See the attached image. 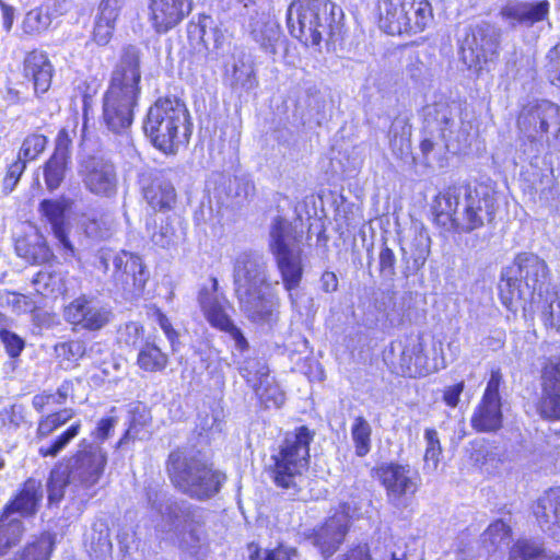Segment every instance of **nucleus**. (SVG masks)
<instances>
[{"mask_svg": "<svg viewBox=\"0 0 560 560\" xmlns=\"http://www.w3.org/2000/svg\"><path fill=\"white\" fill-rule=\"evenodd\" d=\"M242 375L247 380L248 383L254 387V383L266 384L272 378L269 376L268 366L260 360L252 359L245 362L244 366L241 368Z\"/></svg>", "mask_w": 560, "mask_h": 560, "instance_id": "obj_57", "label": "nucleus"}, {"mask_svg": "<svg viewBox=\"0 0 560 560\" xmlns=\"http://www.w3.org/2000/svg\"><path fill=\"white\" fill-rule=\"evenodd\" d=\"M115 19L97 14L93 30V39L100 45H107L115 30Z\"/></svg>", "mask_w": 560, "mask_h": 560, "instance_id": "obj_60", "label": "nucleus"}, {"mask_svg": "<svg viewBox=\"0 0 560 560\" xmlns=\"http://www.w3.org/2000/svg\"><path fill=\"white\" fill-rule=\"evenodd\" d=\"M499 291L502 303L511 311L516 310L523 301L532 298L521 279L515 273H510V267L502 272Z\"/></svg>", "mask_w": 560, "mask_h": 560, "instance_id": "obj_35", "label": "nucleus"}, {"mask_svg": "<svg viewBox=\"0 0 560 560\" xmlns=\"http://www.w3.org/2000/svg\"><path fill=\"white\" fill-rule=\"evenodd\" d=\"M200 39L207 52L213 55V58H218L230 44L229 35L225 30L219 26L208 27L206 24L200 26Z\"/></svg>", "mask_w": 560, "mask_h": 560, "instance_id": "obj_43", "label": "nucleus"}, {"mask_svg": "<svg viewBox=\"0 0 560 560\" xmlns=\"http://www.w3.org/2000/svg\"><path fill=\"white\" fill-rule=\"evenodd\" d=\"M499 38L493 27L488 24L468 28L460 39L463 62L478 75L489 71L490 65L498 58Z\"/></svg>", "mask_w": 560, "mask_h": 560, "instance_id": "obj_11", "label": "nucleus"}, {"mask_svg": "<svg viewBox=\"0 0 560 560\" xmlns=\"http://www.w3.org/2000/svg\"><path fill=\"white\" fill-rule=\"evenodd\" d=\"M250 560H299V557L295 549L280 546L273 550H265L264 556L255 549L250 553Z\"/></svg>", "mask_w": 560, "mask_h": 560, "instance_id": "obj_64", "label": "nucleus"}, {"mask_svg": "<svg viewBox=\"0 0 560 560\" xmlns=\"http://www.w3.org/2000/svg\"><path fill=\"white\" fill-rule=\"evenodd\" d=\"M143 332V327L140 324L130 322L119 327L117 340L121 346L135 348L142 342Z\"/></svg>", "mask_w": 560, "mask_h": 560, "instance_id": "obj_58", "label": "nucleus"}, {"mask_svg": "<svg viewBox=\"0 0 560 560\" xmlns=\"http://www.w3.org/2000/svg\"><path fill=\"white\" fill-rule=\"evenodd\" d=\"M113 280L117 287L128 293L140 292L148 280L142 258L131 252L120 250L112 257Z\"/></svg>", "mask_w": 560, "mask_h": 560, "instance_id": "obj_20", "label": "nucleus"}, {"mask_svg": "<svg viewBox=\"0 0 560 560\" xmlns=\"http://www.w3.org/2000/svg\"><path fill=\"white\" fill-rule=\"evenodd\" d=\"M80 447L81 450L75 455L73 465L67 470L68 480L74 486L91 488L102 477L107 456L100 445L86 444L83 441Z\"/></svg>", "mask_w": 560, "mask_h": 560, "instance_id": "obj_17", "label": "nucleus"}, {"mask_svg": "<svg viewBox=\"0 0 560 560\" xmlns=\"http://www.w3.org/2000/svg\"><path fill=\"white\" fill-rule=\"evenodd\" d=\"M411 126L402 118L393 121L389 129V145L395 154H402L410 148Z\"/></svg>", "mask_w": 560, "mask_h": 560, "instance_id": "obj_45", "label": "nucleus"}, {"mask_svg": "<svg viewBox=\"0 0 560 560\" xmlns=\"http://www.w3.org/2000/svg\"><path fill=\"white\" fill-rule=\"evenodd\" d=\"M511 536V527L502 520H498L491 523L482 533L481 542L488 552H495L509 546Z\"/></svg>", "mask_w": 560, "mask_h": 560, "instance_id": "obj_41", "label": "nucleus"}, {"mask_svg": "<svg viewBox=\"0 0 560 560\" xmlns=\"http://www.w3.org/2000/svg\"><path fill=\"white\" fill-rule=\"evenodd\" d=\"M407 33L418 34L433 23V9L429 0H406Z\"/></svg>", "mask_w": 560, "mask_h": 560, "instance_id": "obj_37", "label": "nucleus"}, {"mask_svg": "<svg viewBox=\"0 0 560 560\" xmlns=\"http://www.w3.org/2000/svg\"><path fill=\"white\" fill-rule=\"evenodd\" d=\"M85 547L93 560H112L113 544L105 522L93 523L85 537Z\"/></svg>", "mask_w": 560, "mask_h": 560, "instance_id": "obj_34", "label": "nucleus"}, {"mask_svg": "<svg viewBox=\"0 0 560 560\" xmlns=\"http://www.w3.org/2000/svg\"><path fill=\"white\" fill-rule=\"evenodd\" d=\"M546 325L560 332V287L550 295L547 307L542 312Z\"/></svg>", "mask_w": 560, "mask_h": 560, "instance_id": "obj_63", "label": "nucleus"}, {"mask_svg": "<svg viewBox=\"0 0 560 560\" xmlns=\"http://www.w3.org/2000/svg\"><path fill=\"white\" fill-rule=\"evenodd\" d=\"M70 147L71 139L68 132L60 130L56 139L54 153L43 166L44 180L47 189L50 191L59 188L66 177L71 160Z\"/></svg>", "mask_w": 560, "mask_h": 560, "instance_id": "obj_25", "label": "nucleus"}, {"mask_svg": "<svg viewBox=\"0 0 560 560\" xmlns=\"http://www.w3.org/2000/svg\"><path fill=\"white\" fill-rule=\"evenodd\" d=\"M495 197L486 186H453L434 205L435 222L446 231L471 233L494 218Z\"/></svg>", "mask_w": 560, "mask_h": 560, "instance_id": "obj_2", "label": "nucleus"}, {"mask_svg": "<svg viewBox=\"0 0 560 560\" xmlns=\"http://www.w3.org/2000/svg\"><path fill=\"white\" fill-rule=\"evenodd\" d=\"M23 532L22 522L18 517H12L10 511H4L0 517V555L15 546L20 541Z\"/></svg>", "mask_w": 560, "mask_h": 560, "instance_id": "obj_40", "label": "nucleus"}, {"mask_svg": "<svg viewBox=\"0 0 560 560\" xmlns=\"http://www.w3.org/2000/svg\"><path fill=\"white\" fill-rule=\"evenodd\" d=\"M147 500L158 537L189 556H198L207 540L199 509L162 491L149 490Z\"/></svg>", "mask_w": 560, "mask_h": 560, "instance_id": "obj_1", "label": "nucleus"}, {"mask_svg": "<svg viewBox=\"0 0 560 560\" xmlns=\"http://www.w3.org/2000/svg\"><path fill=\"white\" fill-rule=\"evenodd\" d=\"M540 388L538 415L546 420H560V358H550L544 364Z\"/></svg>", "mask_w": 560, "mask_h": 560, "instance_id": "obj_22", "label": "nucleus"}, {"mask_svg": "<svg viewBox=\"0 0 560 560\" xmlns=\"http://www.w3.org/2000/svg\"><path fill=\"white\" fill-rule=\"evenodd\" d=\"M241 310L254 323L272 324L278 320L280 299L261 289L237 296Z\"/></svg>", "mask_w": 560, "mask_h": 560, "instance_id": "obj_24", "label": "nucleus"}, {"mask_svg": "<svg viewBox=\"0 0 560 560\" xmlns=\"http://www.w3.org/2000/svg\"><path fill=\"white\" fill-rule=\"evenodd\" d=\"M372 428L362 416L354 419L351 425V439L355 454L359 457L365 456L371 451Z\"/></svg>", "mask_w": 560, "mask_h": 560, "instance_id": "obj_44", "label": "nucleus"}, {"mask_svg": "<svg viewBox=\"0 0 560 560\" xmlns=\"http://www.w3.org/2000/svg\"><path fill=\"white\" fill-rule=\"evenodd\" d=\"M425 450L423 455L424 469L428 471H435L439 467L442 446L439 433L435 429L428 428L424 430Z\"/></svg>", "mask_w": 560, "mask_h": 560, "instance_id": "obj_48", "label": "nucleus"}, {"mask_svg": "<svg viewBox=\"0 0 560 560\" xmlns=\"http://www.w3.org/2000/svg\"><path fill=\"white\" fill-rule=\"evenodd\" d=\"M42 498V483L35 479H28L25 481L20 494L5 511H10L12 517H15V513L22 516L33 515Z\"/></svg>", "mask_w": 560, "mask_h": 560, "instance_id": "obj_36", "label": "nucleus"}, {"mask_svg": "<svg viewBox=\"0 0 560 560\" xmlns=\"http://www.w3.org/2000/svg\"><path fill=\"white\" fill-rule=\"evenodd\" d=\"M375 475L385 489L386 500L397 510L406 509L420 487L419 472L408 464L384 463Z\"/></svg>", "mask_w": 560, "mask_h": 560, "instance_id": "obj_10", "label": "nucleus"}, {"mask_svg": "<svg viewBox=\"0 0 560 560\" xmlns=\"http://www.w3.org/2000/svg\"><path fill=\"white\" fill-rule=\"evenodd\" d=\"M503 382L500 369L492 370L483 395L471 416V427L478 432H495L502 427L503 415L499 393Z\"/></svg>", "mask_w": 560, "mask_h": 560, "instance_id": "obj_15", "label": "nucleus"}, {"mask_svg": "<svg viewBox=\"0 0 560 560\" xmlns=\"http://www.w3.org/2000/svg\"><path fill=\"white\" fill-rule=\"evenodd\" d=\"M74 417V411L70 408L50 413L44 417L37 427V436L39 439L48 438L51 433L65 425Z\"/></svg>", "mask_w": 560, "mask_h": 560, "instance_id": "obj_51", "label": "nucleus"}, {"mask_svg": "<svg viewBox=\"0 0 560 560\" xmlns=\"http://www.w3.org/2000/svg\"><path fill=\"white\" fill-rule=\"evenodd\" d=\"M151 241L161 248H171L179 243L180 235L174 222L166 219L155 225V231L151 234Z\"/></svg>", "mask_w": 560, "mask_h": 560, "instance_id": "obj_50", "label": "nucleus"}, {"mask_svg": "<svg viewBox=\"0 0 560 560\" xmlns=\"http://www.w3.org/2000/svg\"><path fill=\"white\" fill-rule=\"evenodd\" d=\"M544 556L545 550L540 542L518 539L510 550L509 560H540Z\"/></svg>", "mask_w": 560, "mask_h": 560, "instance_id": "obj_52", "label": "nucleus"}, {"mask_svg": "<svg viewBox=\"0 0 560 560\" xmlns=\"http://www.w3.org/2000/svg\"><path fill=\"white\" fill-rule=\"evenodd\" d=\"M431 252V238L427 231L419 230L409 246L410 258L412 259V268L419 270L422 268Z\"/></svg>", "mask_w": 560, "mask_h": 560, "instance_id": "obj_47", "label": "nucleus"}, {"mask_svg": "<svg viewBox=\"0 0 560 560\" xmlns=\"http://www.w3.org/2000/svg\"><path fill=\"white\" fill-rule=\"evenodd\" d=\"M16 254L32 264H43L50 257V252L44 242L30 244L25 238L15 242Z\"/></svg>", "mask_w": 560, "mask_h": 560, "instance_id": "obj_49", "label": "nucleus"}, {"mask_svg": "<svg viewBox=\"0 0 560 560\" xmlns=\"http://www.w3.org/2000/svg\"><path fill=\"white\" fill-rule=\"evenodd\" d=\"M85 233L93 238L105 240L112 236L115 223L108 218L93 219L85 223Z\"/></svg>", "mask_w": 560, "mask_h": 560, "instance_id": "obj_61", "label": "nucleus"}, {"mask_svg": "<svg viewBox=\"0 0 560 560\" xmlns=\"http://www.w3.org/2000/svg\"><path fill=\"white\" fill-rule=\"evenodd\" d=\"M26 161L18 156L9 166L2 180V190L10 194L19 183L22 174L26 168Z\"/></svg>", "mask_w": 560, "mask_h": 560, "instance_id": "obj_62", "label": "nucleus"}, {"mask_svg": "<svg viewBox=\"0 0 560 560\" xmlns=\"http://www.w3.org/2000/svg\"><path fill=\"white\" fill-rule=\"evenodd\" d=\"M314 433L302 425L288 432L271 455L275 482L282 488H294L298 479L307 470L310 464V444Z\"/></svg>", "mask_w": 560, "mask_h": 560, "instance_id": "obj_8", "label": "nucleus"}, {"mask_svg": "<svg viewBox=\"0 0 560 560\" xmlns=\"http://www.w3.org/2000/svg\"><path fill=\"white\" fill-rule=\"evenodd\" d=\"M191 0H149L148 19L158 33H167L191 11Z\"/></svg>", "mask_w": 560, "mask_h": 560, "instance_id": "obj_23", "label": "nucleus"}, {"mask_svg": "<svg viewBox=\"0 0 560 560\" xmlns=\"http://www.w3.org/2000/svg\"><path fill=\"white\" fill-rule=\"evenodd\" d=\"M24 73L33 80L35 92H46L51 83L52 68L47 56L39 51L30 52L24 60Z\"/></svg>", "mask_w": 560, "mask_h": 560, "instance_id": "obj_31", "label": "nucleus"}, {"mask_svg": "<svg viewBox=\"0 0 560 560\" xmlns=\"http://www.w3.org/2000/svg\"><path fill=\"white\" fill-rule=\"evenodd\" d=\"M79 175L85 189L94 196L112 198L117 194V172L109 160L90 156L81 162Z\"/></svg>", "mask_w": 560, "mask_h": 560, "instance_id": "obj_16", "label": "nucleus"}, {"mask_svg": "<svg viewBox=\"0 0 560 560\" xmlns=\"http://www.w3.org/2000/svg\"><path fill=\"white\" fill-rule=\"evenodd\" d=\"M534 515L544 532L553 537L560 534V487L544 492L534 506Z\"/></svg>", "mask_w": 560, "mask_h": 560, "instance_id": "obj_28", "label": "nucleus"}, {"mask_svg": "<svg viewBox=\"0 0 560 560\" xmlns=\"http://www.w3.org/2000/svg\"><path fill=\"white\" fill-rule=\"evenodd\" d=\"M52 546V536L45 533L35 542L27 545L16 560H49Z\"/></svg>", "mask_w": 560, "mask_h": 560, "instance_id": "obj_53", "label": "nucleus"}, {"mask_svg": "<svg viewBox=\"0 0 560 560\" xmlns=\"http://www.w3.org/2000/svg\"><path fill=\"white\" fill-rule=\"evenodd\" d=\"M549 7L547 0L537 3L509 2L502 8L501 15L512 24L520 23L530 26L546 19L549 13Z\"/></svg>", "mask_w": 560, "mask_h": 560, "instance_id": "obj_30", "label": "nucleus"}, {"mask_svg": "<svg viewBox=\"0 0 560 560\" xmlns=\"http://www.w3.org/2000/svg\"><path fill=\"white\" fill-rule=\"evenodd\" d=\"M137 362L144 371L161 372L168 363V355L153 342H145L140 348Z\"/></svg>", "mask_w": 560, "mask_h": 560, "instance_id": "obj_42", "label": "nucleus"}, {"mask_svg": "<svg viewBox=\"0 0 560 560\" xmlns=\"http://www.w3.org/2000/svg\"><path fill=\"white\" fill-rule=\"evenodd\" d=\"M301 237L288 220L276 218L271 223L268 248L293 305L295 301L292 291L300 285L304 272Z\"/></svg>", "mask_w": 560, "mask_h": 560, "instance_id": "obj_7", "label": "nucleus"}, {"mask_svg": "<svg viewBox=\"0 0 560 560\" xmlns=\"http://www.w3.org/2000/svg\"><path fill=\"white\" fill-rule=\"evenodd\" d=\"M385 361L396 374L407 377L425 376L438 370V364L430 362L424 353L423 339L419 335L394 340L385 352Z\"/></svg>", "mask_w": 560, "mask_h": 560, "instance_id": "obj_9", "label": "nucleus"}, {"mask_svg": "<svg viewBox=\"0 0 560 560\" xmlns=\"http://www.w3.org/2000/svg\"><path fill=\"white\" fill-rule=\"evenodd\" d=\"M350 502L339 505L338 512L326 520V522L314 529L312 540L324 557L331 556L343 541L349 528L351 511H357Z\"/></svg>", "mask_w": 560, "mask_h": 560, "instance_id": "obj_19", "label": "nucleus"}, {"mask_svg": "<svg viewBox=\"0 0 560 560\" xmlns=\"http://www.w3.org/2000/svg\"><path fill=\"white\" fill-rule=\"evenodd\" d=\"M337 7L329 0H295L288 10L292 36L306 46H318L339 28Z\"/></svg>", "mask_w": 560, "mask_h": 560, "instance_id": "obj_6", "label": "nucleus"}, {"mask_svg": "<svg viewBox=\"0 0 560 560\" xmlns=\"http://www.w3.org/2000/svg\"><path fill=\"white\" fill-rule=\"evenodd\" d=\"M167 474L173 486L192 500L206 501L217 495L226 480L199 454L174 451L168 455Z\"/></svg>", "mask_w": 560, "mask_h": 560, "instance_id": "obj_4", "label": "nucleus"}, {"mask_svg": "<svg viewBox=\"0 0 560 560\" xmlns=\"http://www.w3.org/2000/svg\"><path fill=\"white\" fill-rule=\"evenodd\" d=\"M560 107L549 101L533 102L524 105L517 117V129L536 152L545 144L550 126L557 122Z\"/></svg>", "mask_w": 560, "mask_h": 560, "instance_id": "obj_12", "label": "nucleus"}, {"mask_svg": "<svg viewBox=\"0 0 560 560\" xmlns=\"http://www.w3.org/2000/svg\"><path fill=\"white\" fill-rule=\"evenodd\" d=\"M143 130L158 150L175 154L190 135L186 105L177 98H159L147 113Z\"/></svg>", "mask_w": 560, "mask_h": 560, "instance_id": "obj_5", "label": "nucleus"}, {"mask_svg": "<svg viewBox=\"0 0 560 560\" xmlns=\"http://www.w3.org/2000/svg\"><path fill=\"white\" fill-rule=\"evenodd\" d=\"M110 311L96 300L85 295L74 299L65 307V319L74 327L94 331L106 326L110 320Z\"/></svg>", "mask_w": 560, "mask_h": 560, "instance_id": "obj_21", "label": "nucleus"}, {"mask_svg": "<svg viewBox=\"0 0 560 560\" xmlns=\"http://www.w3.org/2000/svg\"><path fill=\"white\" fill-rule=\"evenodd\" d=\"M69 208L67 199L44 200L40 203V211L51 226L55 238L65 250L66 257L74 256V247L68 238L65 212Z\"/></svg>", "mask_w": 560, "mask_h": 560, "instance_id": "obj_29", "label": "nucleus"}, {"mask_svg": "<svg viewBox=\"0 0 560 560\" xmlns=\"http://www.w3.org/2000/svg\"><path fill=\"white\" fill-rule=\"evenodd\" d=\"M211 281L212 288L210 290L202 289L199 293V303L201 310L208 322L213 327L229 332L234 339L236 347L240 350H243L247 347V341L242 335L241 330L234 326L229 315L226 314L229 302L222 294H219L218 280L212 278Z\"/></svg>", "mask_w": 560, "mask_h": 560, "instance_id": "obj_18", "label": "nucleus"}, {"mask_svg": "<svg viewBox=\"0 0 560 560\" xmlns=\"http://www.w3.org/2000/svg\"><path fill=\"white\" fill-rule=\"evenodd\" d=\"M138 102L105 92L103 98V120L115 133H124L133 121V108Z\"/></svg>", "mask_w": 560, "mask_h": 560, "instance_id": "obj_27", "label": "nucleus"}, {"mask_svg": "<svg viewBox=\"0 0 560 560\" xmlns=\"http://www.w3.org/2000/svg\"><path fill=\"white\" fill-rule=\"evenodd\" d=\"M46 145L47 138L44 135L38 132L30 133L24 138L18 156L26 162L34 161L44 152Z\"/></svg>", "mask_w": 560, "mask_h": 560, "instance_id": "obj_54", "label": "nucleus"}, {"mask_svg": "<svg viewBox=\"0 0 560 560\" xmlns=\"http://www.w3.org/2000/svg\"><path fill=\"white\" fill-rule=\"evenodd\" d=\"M509 267L510 273H515L532 295L541 289L548 278L547 264L533 253L518 254Z\"/></svg>", "mask_w": 560, "mask_h": 560, "instance_id": "obj_26", "label": "nucleus"}, {"mask_svg": "<svg viewBox=\"0 0 560 560\" xmlns=\"http://www.w3.org/2000/svg\"><path fill=\"white\" fill-rule=\"evenodd\" d=\"M233 281L236 296L279 284L278 280L271 281L266 259L261 255L252 252L241 253L236 257Z\"/></svg>", "mask_w": 560, "mask_h": 560, "instance_id": "obj_13", "label": "nucleus"}, {"mask_svg": "<svg viewBox=\"0 0 560 560\" xmlns=\"http://www.w3.org/2000/svg\"><path fill=\"white\" fill-rule=\"evenodd\" d=\"M143 196L154 210L165 211L173 208L176 201V191L172 183L163 177H154L144 187Z\"/></svg>", "mask_w": 560, "mask_h": 560, "instance_id": "obj_33", "label": "nucleus"}, {"mask_svg": "<svg viewBox=\"0 0 560 560\" xmlns=\"http://www.w3.org/2000/svg\"><path fill=\"white\" fill-rule=\"evenodd\" d=\"M71 485L68 480L67 469H55L50 474L47 485L48 500L50 503H57L63 497L66 486Z\"/></svg>", "mask_w": 560, "mask_h": 560, "instance_id": "obj_59", "label": "nucleus"}, {"mask_svg": "<svg viewBox=\"0 0 560 560\" xmlns=\"http://www.w3.org/2000/svg\"><path fill=\"white\" fill-rule=\"evenodd\" d=\"M226 77L233 88L252 90L256 86L254 66L244 54L234 57L231 69L226 70Z\"/></svg>", "mask_w": 560, "mask_h": 560, "instance_id": "obj_39", "label": "nucleus"}, {"mask_svg": "<svg viewBox=\"0 0 560 560\" xmlns=\"http://www.w3.org/2000/svg\"><path fill=\"white\" fill-rule=\"evenodd\" d=\"M254 389L267 407L273 406L279 408L284 402V394L280 390L279 386L273 383V380L266 384H264V382L254 383Z\"/></svg>", "mask_w": 560, "mask_h": 560, "instance_id": "obj_55", "label": "nucleus"}, {"mask_svg": "<svg viewBox=\"0 0 560 560\" xmlns=\"http://www.w3.org/2000/svg\"><path fill=\"white\" fill-rule=\"evenodd\" d=\"M50 22L51 20L49 14L44 12L42 9L36 8L26 13L22 23V28L25 34L34 35L47 30Z\"/></svg>", "mask_w": 560, "mask_h": 560, "instance_id": "obj_56", "label": "nucleus"}, {"mask_svg": "<svg viewBox=\"0 0 560 560\" xmlns=\"http://www.w3.org/2000/svg\"><path fill=\"white\" fill-rule=\"evenodd\" d=\"M140 50L128 46L115 66L107 93L138 102L141 88Z\"/></svg>", "mask_w": 560, "mask_h": 560, "instance_id": "obj_14", "label": "nucleus"}, {"mask_svg": "<svg viewBox=\"0 0 560 560\" xmlns=\"http://www.w3.org/2000/svg\"><path fill=\"white\" fill-rule=\"evenodd\" d=\"M279 26L268 15L261 14L250 22L253 39L266 51L275 52V43L279 38Z\"/></svg>", "mask_w": 560, "mask_h": 560, "instance_id": "obj_38", "label": "nucleus"}, {"mask_svg": "<svg viewBox=\"0 0 560 560\" xmlns=\"http://www.w3.org/2000/svg\"><path fill=\"white\" fill-rule=\"evenodd\" d=\"M406 0H384L381 5L380 26L387 34L407 33Z\"/></svg>", "mask_w": 560, "mask_h": 560, "instance_id": "obj_32", "label": "nucleus"}, {"mask_svg": "<svg viewBox=\"0 0 560 560\" xmlns=\"http://www.w3.org/2000/svg\"><path fill=\"white\" fill-rule=\"evenodd\" d=\"M423 138L420 150L427 165L439 164L450 150H460L468 140V129L463 126L459 106L440 101L423 108Z\"/></svg>", "mask_w": 560, "mask_h": 560, "instance_id": "obj_3", "label": "nucleus"}, {"mask_svg": "<svg viewBox=\"0 0 560 560\" xmlns=\"http://www.w3.org/2000/svg\"><path fill=\"white\" fill-rule=\"evenodd\" d=\"M80 431L81 421L73 422L67 430L56 436V439H54L50 443L42 444L38 448V453L43 457L57 456L74 438L79 435Z\"/></svg>", "mask_w": 560, "mask_h": 560, "instance_id": "obj_46", "label": "nucleus"}]
</instances>
